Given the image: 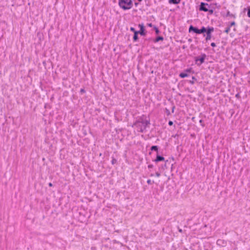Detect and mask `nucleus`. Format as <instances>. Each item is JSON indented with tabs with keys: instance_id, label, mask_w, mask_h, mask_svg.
<instances>
[{
	"instance_id": "nucleus-27",
	"label": "nucleus",
	"mask_w": 250,
	"mask_h": 250,
	"mask_svg": "<svg viewBox=\"0 0 250 250\" xmlns=\"http://www.w3.org/2000/svg\"><path fill=\"white\" fill-rule=\"evenodd\" d=\"M185 71L186 73H187V72H190L192 71V68H190L187 69L186 70H185Z\"/></svg>"
},
{
	"instance_id": "nucleus-32",
	"label": "nucleus",
	"mask_w": 250,
	"mask_h": 250,
	"mask_svg": "<svg viewBox=\"0 0 250 250\" xmlns=\"http://www.w3.org/2000/svg\"><path fill=\"white\" fill-rule=\"evenodd\" d=\"M147 25L150 27H153L154 26L153 25V24L151 23H148L147 24Z\"/></svg>"
},
{
	"instance_id": "nucleus-22",
	"label": "nucleus",
	"mask_w": 250,
	"mask_h": 250,
	"mask_svg": "<svg viewBox=\"0 0 250 250\" xmlns=\"http://www.w3.org/2000/svg\"><path fill=\"white\" fill-rule=\"evenodd\" d=\"M221 243H223V241L222 240H221V239H218L217 241V244L218 245H222L221 244Z\"/></svg>"
},
{
	"instance_id": "nucleus-38",
	"label": "nucleus",
	"mask_w": 250,
	"mask_h": 250,
	"mask_svg": "<svg viewBox=\"0 0 250 250\" xmlns=\"http://www.w3.org/2000/svg\"><path fill=\"white\" fill-rule=\"evenodd\" d=\"M175 109V106H173L172 108V112L173 113Z\"/></svg>"
},
{
	"instance_id": "nucleus-42",
	"label": "nucleus",
	"mask_w": 250,
	"mask_h": 250,
	"mask_svg": "<svg viewBox=\"0 0 250 250\" xmlns=\"http://www.w3.org/2000/svg\"><path fill=\"white\" fill-rule=\"evenodd\" d=\"M179 231L180 232H182V229H179Z\"/></svg>"
},
{
	"instance_id": "nucleus-26",
	"label": "nucleus",
	"mask_w": 250,
	"mask_h": 250,
	"mask_svg": "<svg viewBox=\"0 0 250 250\" xmlns=\"http://www.w3.org/2000/svg\"><path fill=\"white\" fill-rule=\"evenodd\" d=\"M130 31L133 32L134 33H135V32H137V31H136L134 27H130Z\"/></svg>"
},
{
	"instance_id": "nucleus-13",
	"label": "nucleus",
	"mask_w": 250,
	"mask_h": 250,
	"mask_svg": "<svg viewBox=\"0 0 250 250\" xmlns=\"http://www.w3.org/2000/svg\"><path fill=\"white\" fill-rule=\"evenodd\" d=\"M164 40V38L162 37V36H158L157 37H156L155 39V40L154 41V42H158L160 41H163Z\"/></svg>"
},
{
	"instance_id": "nucleus-43",
	"label": "nucleus",
	"mask_w": 250,
	"mask_h": 250,
	"mask_svg": "<svg viewBox=\"0 0 250 250\" xmlns=\"http://www.w3.org/2000/svg\"><path fill=\"white\" fill-rule=\"evenodd\" d=\"M150 176L151 177H153V176H154V174H152V173H151V174H150Z\"/></svg>"
},
{
	"instance_id": "nucleus-30",
	"label": "nucleus",
	"mask_w": 250,
	"mask_h": 250,
	"mask_svg": "<svg viewBox=\"0 0 250 250\" xmlns=\"http://www.w3.org/2000/svg\"><path fill=\"white\" fill-rule=\"evenodd\" d=\"M166 112L167 115H169L170 114L169 110L167 108H166Z\"/></svg>"
},
{
	"instance_id": "nucleus-29",
	"label": "nucleus",
	"mask_w": 250,
	"mask_h": 250,
	"mask_svg": "<svg viewBox=\"0 0 250 250\" xmlns=\"http://www.w3.org/2000/svg\"><path fill=\"white\" fill-rule=\"evenodd\" d=\"M235 97L237 99H240L241 98L239 93H238L235 95Z\"/></svg>"
},
{
	"instance_id": "nucleus-19",
	"label": "nucleus",
	"mask_w": 250,
	"mask_h": 250,
	"mask_svg": "<svg viewBox=\"0 0 250 250\" xmlns=\"http://www.w3.org/2000/svg\"><path fill=\"white\" fill-rule=\"evenodd\" d=\"M153 28L155 30V33L158 35L160 33V31L158 29V28L156 26H153Z\"/></svg>"
},
{
	"instance_id": "nucleus-46",
	"label": "nucleus",
	"mask_w": 250,
	"mask_h": 250,
	"mask_svg": "<svg viewBox=\"0 0 250 250\" xmlns=\"http://www.w3.org/2000/svg\"><path fill=\"white\" fill-rule=\"evenodd\" d=\"M138 0L139 1H140V2L142 1V0Z\"/></svg>"
},
{
	"instance_id": "nucleus-45",
	"label": "nucleus",
	"mask_w": 250,
	"mask_h": 250,
	"mask_svg": "<svg viewBox=\"0 0 250 250\" xmlns=\"http://www.w3.org/2000/svg\"><path fill=\"white\" fill-rule=\"evenodd\" d=\"M188 41H189V42H191V39H189V40H188Z\"/></svg>"
},
{
	"instance_id": "nucleus-44",
	"label": "nucleus",
	"mask_w": 250,
	"mask_h": 250,
	"mask_svg": "<svg viewBox=\"0 0 250 250\" xmlns=\"http://www.w3.org/2000/svg\"><path fill=\"white\" fill-rule=\"evenodd\" d=\"M178 136V134H176V135H175V136H174V137H177V136Z\"/></svg>"
},
{
	"instance_id": "nucleus-7",
	"label": "nucleus",
	"mask_w": 250,
	"mask_h": 250,
	"mask_svg": "<svg viewBox=\"0 0 250 250\" xmlns=\"http://www.w3.org/2000/svg\"><path fill=\"white\" fill-rule=\"evenodd\" d=\"M164 161H165V158L162 156L159 155L158 153L155 159L153 161L155 163H158L159 162Z\"/></svg>"
},
{
	"instance_id": "nucleus-40",
	"label": "nucleus",
	"mask_w": 250,
	"mask_h": 250,
	"mask_svg": "<svg viewBox=\"0 0 250 250\" xmlns=\"http://www.w3.org/2000/svg\"><path fill=\"white\" fill-rule=\"evenodd\" d=\"M138 3L135 2V5L136 7H137L138 6Z\"/></svg>"
},
{
	"instance_id": "nucleus-2",
	"label": "nucleus",
	"mask_w": 250,
	"mask_h": 250,
	"mask_svg": "<svg viewBox=\"0 0 250 250\" xmlns=\"http://www.w3.org/2000/svg\"><path fill=\"white\" fill-rule=\"evenodd\" d=\"M207 57V56L205 53H202L200 56L194 57L195 64L197 66H200L205 62V60Z\"/></svg>"
},
{
	"instance_id": "nucleus-21",
	"label": "nucleus",
	"mask_w": 250,
	"mask_h": 250,
	"mask_svg": "<svg viewBox=\"0 0 250 250\" xmlns=\"http://www.w3.org/2000/svg\"><path fill=\"white\" fill-rule=\"evenodd\" d=\"M230 27L229 26H228V27H227L225 29V30L224 31V32L227 33V34H228L229 32L230 31Z\"/></svg>"
},
{
	"instance_id": "nucleus-9",
	"label": "nucleus",
	"mask_w": 250,
	"mask_h": 250,
	"mask_svg": "<svg viewBox=\"0 0 250 250\" xmlns=\"http://www.w3.org/2000/svg\"><path fill=\"white\" fill-rule=\"evenodd\" d=\"M207 27L202 26L201 29H199V34H203L207 32Z\"/></svg>"
},
{
	"instance_id": "nucleus-25",
	"label": "nucleus",
	"mask_w": 250,
	"mask_h": 250,
	"mask_svg": "<svg viewBox=\"0 0 250 250\" xmlns=\"http://www.w3.org/2000/svg\"><path fill=\"white\" fill-rule=\"evenodd\" d=\"M235 24H236L235 22L234 21H233L230 22L229 26L231 27L232 26H234Z\"/></svg>"
},
{
	"instance_id": "nucleus-41",
	"label": "nucleus",
	"mask_w": 250,
	"mask_h": 250,
	"mask_svg": "<svg viewBox=\"0 0 250 250\" xmlns=\"http://www.w3.org/2000/svg\"><path fill=\"white\" fill-rule=\"evenodd\" d=\"M167 162H168V160H167V161H166V163H165V164L164 167H166V165H167Z\"/></svg>"
},
{
	"instance_id": "nucleus-12",
	"label": "nucleus",
	"mask_w": 250,
	"mask_h": 250,
	"mask_svg": "<svg viewBox=\"0 0 250 250\" xmlns=\"http://www.w3.org/2000/svg\"><path fill=\"white\" fill-rule=\"evenodd\" d=\"M207 36L206 37V41L208 42V40H210L212 37L211 33L207 32L206 33Z\"/></svg>"
},
{
	"instance_id": "nucleus-34",
	"label": "nucleus",
	"mask_w": 250,
	"mask_h": 250,
	"mask_svg": "<svg viewBox=\"0 0 250 250\" xmlns=\"http://www.w3.org/2000/svg\"><path fill=\"white\" fill-rule=\"evenodd\" d=\"M80 92H81V93H83L85 92V90H84V89L82 88V89H81V90H80Z\"/></svg>"
},
{
	"instance_id": "nucleus-23",
	"label": "nucleus",
	"mask_w": 250,
	"mask_h": 250,
	"mask_svg": "<svg viewBox=\"0 0 250 250\" xmlns=\"http://www.w3.org/2000/svg\"><path fill=\"white\" fill-rule=\"evenodd\" d=\"M207 12H209V15H212L213 13L214 10H213V9H208V11Z\"/></svg>"
},
{
	"instance_id": "nucleus-10",
	"label": "nucleus",
	"mask_w": 250,
	"mask_h": 250,
	"mask_svg": "<svg viewBox=\"0 0 250 250\" xmlns=\"http://www.w3.org/2000/svg\"><path fill=\"white\" fill-rule=\"evenodd\" d=\"M181 0H168V2L170 4H179Z\"/></svg>"
},
{
	"instance_id": "nucleus-18",
	"label": "nucleus",
	"mask_w": 250,
	"mask_h": 250,
	"mask_svg": "<svg viewBox=\"0 0 250 250\" xmlns=\"http://www.w3.org/2000/svg\"><path fill=\"white\" fill-rule=\"evenodd\" d=\"M231 16L233 18H235V16L232 14H231L229 11H228L226 17Z\"/></svg>"
},
{
	"instance_id": "nucleus-1",
	"label": "nucleus",
	"mask_w": 250,
	"mask_h": 250,
	"mask_svg": "<svg viewBox=\"0 0 250 250\" xmlns=\"http://www.w3.org/2000/svg\"><path fill=\"white\" fill-rule=\"evenodd\" d=\"M119 7L124 10L130 9L133 5L132 0H119Z\"/></svg>"
},
{
	"instance_id": "nucleus-4",
	"label": "nucleus",
	"mask_w": 250,
	"mask_h": 250,
	"mask_svg": "<svg viewBox=\"0 0 250 250\" xmlns=\"http://www.w3.org/2000/svg\"><path fill=\"white\" fill-rule=\"evenodd\" d=\"M207 6L209 7V5L208 3L203 2H201L199 6V10L200 11L207 12L208 8L207 7Z\"/></svg>"
},
{
	"instance_id": "nucleus-35",
	"label": "nucleus",
	"mask_w": 250,
	"mask_h": 250,
	"mask_svg": "<svg viewBox=\"0 0 250 250\" xmlns=\"http://www.w3.org/2000/svg\"><path fill=\"white\" fill-rule=\"evenodd\" d=\"M173 122H172V121H169L168 122V125H173Z\"/></svg>"
},
{
	"instance_id": "nucleus-15",
	"label": "nucleus",
	"mask_w": 250,
	"mask_h": 250,
	"mask_svg": "<svg viewBox=\"0 0 250 250\" xmlns=\"http://www.w3.org/2000/svg\"><path fill=\"white\" fill-rule=\"evenodd\" d=\"M150 150L151 151H157V153H158V146H152Z\"/></svg>"
},
{
	"instance_id": "nucleus-20",
	"label": "nucleus",
	"mask_w": 250,
	"mask_h": 250,
	"mask_svg": "<svg viewBox=\"0 0 250 250\" xmlns=\"http://www.w3.org/2000/svg\"><path fill=\"white\" fill-rule=\"evenodd\" d=\"M117 162V160L115 158H114V157H112V161H111L112 164L114 165V164H116Z\"/></svg>"
},
{
	"instance_id": "nucleus-6",
	"label": "nucleus",
	"mask_w": 250,
	"mask_h": 250,
	"mask_svg": "<svg viewBox=\"0 0 250 250\" xmlns=\"http://www.w3.org/2000/svg\"><path fill=\"white\" fill-rule=\"evenodd\" d=\"M199 29L197 27H194L192 25H190L189 26V32H193L194 33L199 34Z\"/></svg>"
},
{
	"instance_id": "nucleus-39",
	"label": "nucleus",
	"mask_w": 250,
	"mask_h": 250,
	"mask_svg": "<svg viewBox=\"0 0 250 250\" xmlns=\"http://www.w3.org/2000/svg\"><path fill=\"white\" fill-rule=\"evenodd\" d=\"M49 187H51L53 186V185L51 183H49L48 184Z\"/></svg>"
},
{
	"instance_id": "nucleus-11",
	"label": "nucleus",
	"mask_w": 250,
	"mask_h": 250,
	"mask_svg": "<svg viewBox=\"0 0 250 250\" xmlns=\"http://www.w3.org/2000/svg\"><path fill=\"white\" fill-rule=\"evenodd\" d=\"M188 76V75L185 71L184 72H182L179 74V77L181 78H184Z\"/></svg>"
},
{
	"instance_id": "nucleus-8",
	"label": "nucleus",
	"mask_w": 250,
	"mask_h": 250,
	"mask_svg": "<svg viewBox=\"0 0 250 250\" xmlns=\"http://www.w3.org/2000/svg\"><path fill=\"white\" fill-rule=\"evenodd\" d=\"M134 125H136L137 127H138V131L139 132H144V131L146 130V128L142 126V125L140 124V123H139L138 125H135V124H134Z\"/></svg>"
},
{
	"instance_id": "nucleus-16",
	"label": "nucleus",
	"mask_w": 250,
	"mask_h": 250,
	"mask_svg": "<svg viewBox=\"0 0 250 250\" xmlns=\"http://www.w3.org/2000/svg\"><path fill=\"white\" fill-rule=\"evenodd\" d=\"M207 32L212 33L214 31V28L213 27L211 26H208L207 27Z\"/></svg>"
},
{
	"instance_id": "nucleus-31",
	"label": "nucleus",
	"mask_w": 250,
	"mask_h": 250,
	"mask_svg": "<svg viewBox=\"0 0 250 250\" xmlns=\"http://www.w3.org/2000/svg\"><path fill=\"white\" fill-rule=\"evenodd\" d=\"M155 175H156L157 177H160V175H161V174H160V172H156L155 173Z\"/></svg>"
},
{
	"instance_id": "nucleus-28",
	"label": "nucleus",
	"mask_w": 250,
	"mask_h": 250,
	"mask_svg": "<svg viewBox=\"0 0 250 250\" xmlns=\"http://www.w3.org/2000/svg\"><path fill=\"white\" fill-rule=\"evenodd\" d=\"M248 16L250 18V7H249L248 9V13H247Z\"/></svg>"
},
{
	"instance_id": "nucleus-24",
	"label": "nucleus",
	"mask_w": 250,
	"mask_h": 250,
	"mask_svg": "<svg viewBox=\"0 0 250 250\" xmlns=\"http://www.w3.org/2000/svg\"><path fill=\"white\" fill-rule=\"evenodd\" d=\"M147 183L148 185H151L153 183H154V181H151V180L150 179H148V180H147Z\"/></svg>"
},
{
	"instance_id": "nucleus-37",
	"label": "nucleus",
	"mask_w": 250,
	"mask_h": 250,
	"mask_svg": "<svg viewBox=\"0 0 250 250\" xmlns=\"http://www.w3.org/2000/svg\"><path fill=\"white\" fill-rule=\"evenodd\" d=\"M153 167V166L152 165H149L148 166V167L149 168H152Z\"/></svg>"
},
{
	"instance_id": "nucleus-36",
	"label": "nucleus",
	"mask_w": 250,
	"mask_h": 250,
	"mask_svg": "<svg viewBox=\"0 0 250 250\" xmlns=\"http://www.w3.org/2000/svg\"><path fill=\"white\" fill-rule=\"evenodd\" d=\"M199 122L201 124V125H202L203 126H205L204 124H202V123H203V121L202 120H200V121H199Z\"/></svg>"
},
{
	"instance_id": "nucleus-17",
	"label": "nucleus",
	"mask_w": 250,
	"mask_h": 250,
	"mask_svg": "<svg viewBox=\"0 0 250 250\" xmlns=\"http://www.w3.org/2000/svg\"><path fill=\"white\" fill-rule=\"evenodd\" d=\"M197 81V79L194 77H192V80L189 81V83L192 84H193L195 83V82Z\"/></svg>"
},
{
	"instance_id": "nucleus-14",
	"label": "nucleus",
	"mask_w": 250,
	"mask_h": 250,
	"mask_svg": "<svg viewBox=\"0 0 250 250\" xmlns=\"http://www.w3.org/2000/svg\"><path fill=\"white\" fill-rule=\"evenodd\" d=\"M138 33L137 32H135V33H134V36L133 37V41L136 42L138 40Z\"/></svg>"
},
{
	"instance_id": "nucleus-3",
	"label": "nucleus",
	"mask_w": 250,
	"mask_h": 250,
	"mask_svg": "<svg viewBox=\"0 0 250 250\" xmlns=\"http://www.w3.org/2000/svg\"><path fill=\"white\" fill-rule=\"evenodd\" d=\"M139 123L143 124L146 128L150 124L149 120H144L142 118H140L139 120L136 121L135 125H138Z\"/></svg>"
},
{
	"instance_id": "nucleus-47",
	"label": "nucleus",
	"mask_w": 250,
	"mask_h": 250,
	"mask_svg": "<svg viewBox=\"0 0 250 250\" xmlns=\"http://www.w3.org/2000/svg\"><path fill=\"white\" fill-rule=\"evenodd\" d=\"M249 73L250 74V71L249 72Z\"/></svg>"
},
{
	"instance_id": "nucleus-5",
	"label": "nucleus",
	"mask_w": 250,
	"mask_h": 250,
	"mask_svg": "<svg viewBox=\"0 0 250 250\" xmlns=\"http://www.w3.org/2000/svg\"><path fill=\"white\" fill-rule=\"evenodd\" d=\"M139 26L140 27V30L139 31H137V32L141 36H145L146 32H145V29L144 25L143 24H139Z\"/></svg>"
},
{
	"instance_id": "nucleus-33",
	"label": "nucleus",
	"mask_w": 250,
	"mask_h": 250,
	"mask_svg": "<svg viewBox=\"0 0 250 250\" xmlns=\"http://www.w3.org/2000/svg\"><path fill=\"white\" fill-rule=\"evenodd\" d=\"M210 45L213 47H215L216 46L215 43L214 42H212Z\"/></svg>"
}]
</instances>
